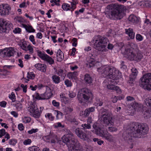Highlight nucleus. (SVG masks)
Listing matches in <instances>:
<instances>
[{"instance_id": "nucleus-15", "label": "nucleus", "mask_w": 151, "mask_h": 151, "mask_svg": "<svg viewBox=\"0 0 151 151\" xmlns=\"http://www.w3.org/2000/svg\"><path fill=\"white\" fill-rule=\"evenodd\" d=\"M111 113L103 117V123L106 125H112L114 124Z\"/></svg>"}, {"instance_id": "nucleus-30", "label": "nucleus", "mask_w": 151, "mask_h": 151, "mask_svg": "<svg viewBox=\"0 0 151 151\" xmlns=\"http://www.w3.org/2000/svg\"><path fill=\"white\" fill-rule=\"evenodd\" d=\"M129 21L134 23H137L138 22L137 18L133 15H131L129 16Z\"/></svg>"}, {"instance_id": "nucleus-5", "label": "nucleus", "mask_w": 151, "mask_h": 151, "mask_svg": "<svg viewBox=\"0 0 151 151\" xmlns=\"http://www.w3.org/2000/svg\"><path fill=\"white\" fill-rule=\"evenodd\" d=\"M124 53L126 57L130 60L139 61L143 57L139 52H137L132 48L126 49Z\"/></svg>"}, {"instance_id": "nucleus-54", "label": "nucleus", "mask_w": 151, "mask_h": 151, "mask_svg": "<svg viewBox=\"0 0 151 151\" xmlns=\"http://www.w3.org/2000/svg\"><path fill=\"white\" fill-rule=\"evenodd\" d=\"M136 38L137 40L141 41L142 40L143 38L140 34H137L136 35Z\"/></svg>"}, {"instance_id": "nucleus-6", "label": "nucleus", "mask_w": 151, "mask_h": 151, "mask_svg": "<svg viewBox=\"0 0 151 151\" xmlns=\"http://www.w3.org/2000/svg\"><path fill=\"white\" fill-rule=\"evenodd\" d=\"M108 40L106 38L98 36L94 44L93 47L99 51H103L107 45Z\"/></svg>"}, {"instance_id": "nucleus-53", "label": "nucleus", "mask_w": 151, "mask_h": 151, "mask_svg": "<svg viewBox=\"0 0 151 151\" xmlns=\"http://www.w3.org/2000/svg\"><path fill=\"white\" fill-rule=\"evenodd\" d=\"M65 83L67 87H70L72 86V83L71 81L68 79L65 81Z\"/></svg>"}, {"instance_id": "nucleus-27", "label": "nucleus", "mask_w": 151, "mask_h": 151, "mask_svg": "<svg viewBox=\"0 0 151 151\" xmlns=\"http://www.w3.org/2000/svg\"><path fill=\"white\" fill-rule=\"evenodd\" d=\"M33 96L38 100L46 99L44 93L40 94L39 93H36L33 95Z\"/></svg>"}, {"instance_id": "nucleus-49", "label": "nucleus", "mask_w": 151, "mask_h": 151, "mask_svg": "<svg viewBox=\"0 0 151 151\" xmlns=\"http://www.w3.org/2000/svg\"><path fill=\"white\" fill-rule=\"evenodd\" d=\"M15 21L17 22H21L23 21V18L20 17H17L14 19Z\"/></svg>"}, {"instance_id": "nucleus-52", "label": "nucleus", "mask_w": 151, "mask_h": 151, "mask_svg": "<svg viewBox=\"0 0 151 151\" xmlns=\"http://www.w3.org/2000/svg\"><path fill=\"white\" fill-rule=\"evenodd\" d=\"M6 134V132H5V129H2L0 130V138L5 135Z\"/></svg>"}, {"instance_id": "nucleus-62", "label": "nucleus", "mask_w": 151, "mask_h": 151, "mask_svg": "<svg viewBox=\"0 0 151 151\" xmlns=\"http://www.w3.org/2000/svg\"><path fill=\"white\" fill-rule=\"evenodd\" d=\"M42 85H35V86L33 87V88H32L31 89L32 90V91H35V90L38 87L39 89H40L42 87Z\"/></svg>"}, {"instance_id": "nucleus-31", "label": "nucleus", "mask_w": 151, "mask_h": 151, "mask_svg": "<svg viewBox=\"0 0 151 151\" xmlns=\"http://www.w3.org/2000/svg\"><path fill=\"white\" fill-rule=\"evenodd\" d=\"M78 75V72L75 71L74 72L68 73V74L67 76L70 79H75Z\"/></svg>"}, {"instance_id": "nucleus-10", "label": "nucleus", "mask_w": 151, "mask_h": 151, "mask_svg": "<svg viewBox=\"0 0 151 151\" xmlns=\"http://www.w3.org/2000/svg\"><path fill=\"white\" fill-rule=\"evenodd\" d=\"M113 68V67L105 65L98 68L97 70L99 73L102 74L104 77L109 78Z\"/></svg>"}, {"instance_id": "nucleus-39", "label": "nucleus", "mask_w": 151, "mask_h": 151, "mask_svg": "<svg viewBox=\"0 0 151 151\" xmlns=\"http://www.w3.org/2000/svg\"><path fill=\"white\" fill-rule=\"evenodd\" d=\"M56 135L55 134H50L49 135L44 136L43 137V139L44 140L46 141H48L50 140L52 137L55 138Z\"/></svg>"}, {"instance_id": "nucleus-60", "label": "nucleus", "mask_w": 151, "mask_h": 151, "mask_svg": "<svg viewBox=\"0 0 151 151\" xmlns=\"http://www.w3.org/2000/svg\"><path fill=\"white\" fill-rule=\"evenodd\" d=\"M29 39L32 42L33 44L35 45L36 44V43L34 37L33 35H30L29 36Z\"/></svg>"}, {"instance_id": "nucleus-13", "label": "nucleus", "mask_w": 151, "mask_h": 151, "mask_svg": "<svg viewBox=\"0 0 151 151\" xmlns=\"http://www.w3.org/2000/svg\"><path fill=\"white\" fill-rule=\"evenodd\" d=\"M38 55L42 60L46 61L50 65L54 63V60L46 54L42 53L40 51L37 52Z\"/></svg>"}, {"instance_id": "nucleus-29", "label": "nucleus", "mask_w": 151, "mask_h": 151, "mask_svg": "<svg viewBox=\"0 0 151 151\" xmlns=\"http://www.w3.org/2000/svg\"><path fill=\"white\" fill-rule=\"evenodd\" d=\"M138 5L142 7H150V4L149 1H141L138 2Z\"/></svg>"}, {"instance_id": "nucleus-44", "label": "nucleus", "mask_w": 151, "mask_h": 151, "mask_svg": "<svg viewBox=\"0 0 151 151\" xmlns=\"http://www.w3.org/2000/svg\"><path fill=\"white\" fill-rule=\"evenodd\" d=\"M39 149V148L36 146H32L29 147V150L30 151H37Z\"/></svg>"}, {"instance_id": "nucleus-47", "label": "nucleus", "mask_w": 151, "mask_h": 151, "mask_svg": "<svg viewBox=\"0 0 151 151\" xmlns=\"http://www.w3.org/2000/svg\"><path fill=\"white\" fill-rule=\"evenodd\" d=\"M31 120V118L30 117H25L23 119V121L24 123H26L30 122Z\"/></svg>"}, {"instance_id": "nucleus-12", "label": "nucleus", "mask_w": 151, "mask_h": 151, "mask_svg": "<svg viewBox=\"0 0 151 151\" xmlns=\"http://www.w3.org/2000/svg\"><path fill=\"white\" fill-rule=\"evenodd\" d=\"M11 7L8 4H3L0 5V14L2 16L9 15Z\"/></svg>"}, {"instance_id": "nucleus-7", "label": "nucleus", "mask_w": 151, "mask_h": 151, "mask_svg": "<svg viewBox=\"0 0 151 151\" xmlns=\"http://www.w3.org/2000/svg\"><path fill=\"white\" fill-rule=\"evenodd\" d=\"M141 84L145 89H151V73H147L144 74L140 79Z\"/></svg>"}, {"instance_id": "nucleus-46", "label": "nucleus", "mask_w": 151, "mask_h": 151, "mask_svg": "<svg viewBox=\"0 0 151 151\" xmlns=\"http://www.w3.org/2000/svg\"><path fill=\"white\" fill-rule=\"evenodd\" d=\"M81 126L84 129H90L91 128V126L90 124L88 123L87 124H82Z\"/></svg>"}, {"instance_id": "nucleus-38", "label": "nucleus", "mask_w": 151, "mask_h": 151, "mask_svg": "<svg viewBox=\"0 0 151 151\" xmlns=\"http://www.w3.org/2000/svg\"><path fill=\"white\" fill-rule=\"evenodd\" d=\"M132 74L130 76L136 78V76L137 75L138 72L137 69L135 68H133L131 70Z\"/></svg>"}, {"instance_id": "nucleus-14", "label": "nucleus", "mask_w": 151, "mask_h": 151, "mask_svg": "<svg viewBox=\"0 0 151 151\" xmlns=\"http://www.w3.org/2000/svg\"><path fill=\"white\" fill-rule=\"evenodd\" d=\"M9 26V24L4 19H0V32H7L10 29Z\"/></svg>"}, {"instance_id": "nucleus-21", "label": "nucleus", "mask_w": 151, "mask_h": 151, "mask_svg": "<svg viewBox=\"0 0 151 151\" xmlns=\"http://www.w3.org/2000/svg\"><path fill=\"white\" fill-rule=\"evenodd\" d=\"M111 82V84H109L107 86V88L109 89L112 90L114 91H115L117 93H121V91L119 88L118 86H115L114 85H113V84L116 85V84H114L113 83H112V82Z\"/></svg>"}, {"instance_id": "nucleus-19", "label": "nucleus", "mask_w": 151, "mask_h": 151, "mask_svg": "<svg viewBox=\"0 0 151 151\" xmlns=\"http://www.w3.org/2000/svg\"><path fill=\"white\" fill-rule=\"evenodd\" d=\"M93 127L94 129L92 130V132H94L96 134L99 136L102 135L101 133L104 130H101L100 128L98 127L97 123H95L93 124Z\"/></svg>"}, {"instance_id": "nucleus-36", "label": "nucleus", "mask_w": 151, "mask_h": 151, "mask_svg": "<svg viewBox=\"0 0 151 151\" xmlns=\"http://www.w3.org/2000/svg\"><path fill=\"white\" fill-rule=\"evenodd\" d=\"M151 116V109H148L144 112V117L146 119H148Z\"/></svg>"}, {"instance_id": "nucleus-11", "label": "nucleus", "mask_w": 151, "mask_h": 151, "mask_svg": "<svg viewBox=\"0 0 151 151\" xmlns=\"http://www.w3.org/2000/svg\"><path fill=\"white\" fill-rule=\"evenodd\" d=\"M15 52V51L13 48H6L0 50V56L3 57H9L13 56Z\"/></svg>"}, {"instance_id": "nucleus-2", "label": "nucleus", "mask_w": 151, "mask_h": 151, "mask_svg": "<svg viewBox=\"0 0 151 151\" xmlns=\"http://www.w3.org/2000/svg\"><path fill=\"white\" fill-rule=\"evenodd\" d=\"M67 133L62 138V141L68 147L69 151H83V147L75 139L73 134L69 130H67Z\"/></svg>"}, {"instance_id": "nucleus-9", "label": "nucleus", "mask_w": 151, "mask_h": 151, "mask_svg": "<svg viewBox=\"0 0 151 151\" xmlns=\"http://www.w3.org/2000/svg\"><path fill=\"white\" fill-rule=\"evenodd\" d=\"M112 70L111 73L109 77V78L110 79L109 81L114 84H117V80L122 77L121 73L114 67Z\"/></svg>"}, {"instance_id": "nucleus-40", "label": "nucleus", "mask_w": 151, "mask_h": 151, "mask_svg": "<svg viewBox=\"0 0 151 151\" xmlns=\"http://www.w3.org/2000/svg\"><path fill=\"white\" fill-rule=\"evenodd\" d=\"M62 7L63 9L64 10L68 11L70 10V5L67 4H63Z\"/></svg>"}, {"instance_id": "nucleus-41", "label": "nucleus", "mask_w": 151, "mask_h": 151, "mask_svg": "<svg viewBox=\"0 0 151 151\" xmlns=\"http://www.w3.org/2000/svg\"><path fill=\"white\" fill-rule=\"evenodd\" d=\"M45 116L50 121H52L54 120L55 117L53 116L52 114L50 113H48L45 115Z\"/></svg>"}, {"instance_id": "nucleus-16", "label": "nucleus", "mask_w": 151, "mask_h": 151, "mask_svg": "<svg viewBox=\"0 0 151 151\" xmlns=\"http://www.w3.org/2000/svg\"><path fill=\"white\" fill-rule=\"evenodd\" d=\"M87 63H86L87 66L88 68H91L93 67L95 63V56L91 54H89L87 58Z\"/></svg>"}, {"instance_id": "nucleus-18", "label": "nucleus", "mask_w": 151, "mask_h": 151, "mask_svg": "<svg viewBox=\"0 0 151 151\" xmlns=\"http://www.w3.org/2000/svg\"><path fill=\"white\" fill-rule=\"evenodd\" d=\"M101 135H100V136L104 137L109 142L112 141L114 139V138L113 136L109 134L106 131H104L101 133Z\"/></svg>"}, {"instance_id": "nucleus-32", "label": "nucleus", "mask_w": 151, "mask_h": 151, "mask_svg": "<svg viewBox=\"0 0 151 151\" xmlns=\"http://www.w3.org/2000/svg\"><path fill=\"white\" fill-rule=\"evenodd\" d=\"M99 113L101 114V116L103 117L108 115V114H110L111 113L108 111L107 110L101 108L99 111Z\"/></svg>"}, {"instance_id": "nucleus-28", "label": "nucleus", "mask_w": 151, "mask_h": 151, "mask_svg": "<svg viewBox=\"0 0 151 151\" xmlns=\"http://www.w3.org/2000/svg\"><path fill=\"white\" fill-rule=\"evenodd\" d=\"M84 81L86 84H91L92 83L93 80L89 74H86L84 76Z\"/></svg>"}, {"instance_id": "nucleus-48", "label": "nucleus", "mask_w": 151, "mask_h": 151, "mask_svg": "<svg viewBox=\"0 0 151 151\" xmlns=\"http://www.w3.org/2000/svg\"><path fill=\"white\" fill-rule=\"evenodd\" d=\"M27 31L28 32H35V30L31 26H28Z\"/></svg>"}, {"instance_id": "nucleus-24", "label": "nucleus", "mask_w": 151, "mask_h": 151, "mask_svg": "<svg viewBox=\"0 0 151 151\" xmlns=\"http://www.w3.org/2000/svg\"><path fill=\"white\" fill-rule=\"evenodd\" d=\"M64 57L63 53L59 49L57 52V59L58 61H61Z\"/></svg>"}, {"instance_id": "nucleus-51", "label": "nucleus", "mask_w": 151, "mask_h": 151, "mask_svg": "<svg viewBox=\"0 0 151 151\" xmlns=\"http://www.w3.org/2000/svg\"><path fill=\"white\" fill-rule=\"evenodd\" d=\"M9 98L12 100L13 102L15 101V96L13 92H12L11 94L9 95Z\"/></svg>"}, {"instance_id": "nucleus-33", "label": "nucleus", "mask_w": 151, "mask_h": 151, "mask_svg": "<svg viewBox=\"0 0 151 151\" xmlns=\"http://www.w3.org/2000/svg\"><path fill=\"white\" fill-rule=\"evenodd\" d=\"M131 106L134 109L137 110H139L142 106L141 104L135 102L131 104Z\"/></svg>"}, {"instance_id": "nucleus-35", "label": "nucleus", "mask_w": 151, "mask_h": 151, "mask_svg": "<svg viewBox=\"0 0 151 151\" xmlns=\"http://www.w3.org/2000/svg\"><path fill=\"white\" fill-rule=\"evenodd\" d=\"M12 105L15 107L16 109L18 111H20L22 109V105L20 102H16L15 104H13Z\"/></svg>"}, {"instance_id": "nucleus-25", "label": "nucleus", "mask_w": 151, "mask_h": 151, "mask_svg": "<svg viewBox=\"0 0 151 151\" xmlns=\"http://www.w3.org/2000/svg\"><path fill=\"white\" fill-rule=\"evenodd\" d=\"M126 33L128 35L129 37L131 39H133L134 38V33L133 32V29L129 28L125 29Z\"/></svg>"}, {"instance_id": "nucleus-50", "label": "nucleus", "mask_w": 151, "mask_h": 151, "mask_svg": "<svg viewBox=\"0 0 151 151\" xmlns=\"http://www.w3.org/2000/svg\"><path fill=\"white\" fill-rule=\"evenodd\" d=\"M17 140L14 139H11L9 140V143L10 145H14L17 143Z\"/></svg>"}, {"instance_id": "nucleus-3", "label": "nucleus", "mask_w": 151, "mask_h": 151, "mask_svg": "<svg viewBox=\"0 0 151 151\" xmlns=\"http://www.w3.org/2000/svg\"><path fill=\"white\" fill-rule=\"evenodd\" d=\"M108 15L109 18L113 20H119L124 17V6L118 4H112L109 5Z\"/></svg>"}, {"instance_id": "nucleus-57", "label": "nucleus", "mask_w": 151, "mask_h": 151, "mask_svg": "<svg viewBox=\"0 0 151 151\" xmlns=\"http://www.w3.org/2000/svg\"><path fill=\"white\" fill-rule=\"evenodd\" d=\"M68 96L71 98L75 97L76 96V94L73 91H70L68 94Z\"/></svg>"}, {"instance_id": "nucleus-56", "label": "nucleus", "mask_w": 151, "mask_h": 151, "mask_svg": "<svg viewBox=\"0 0 151 151\" xmlns=\"http://www.w3.org/2000/svg\"><path fill=\"white\" fill-rule=\"evenodd\" d=\"M38 130L37 129H32L28 131V133L30 134H32L33 133H35L38 131Z\"/></svg>"}, {"instance_id": "nucleus-61", "label": "nucleus", "mask_w": 151, "mask_h": 151, "mask_svg": "<svg viewBox=\"0 0 151 151\" xmlns=\"http://www.w3.org/2000/svg\"><path fill=\"white\" fill-rule=\"evenodd\" d=\"M21 31V29L18 27L15 28L13 30V32L15 33H19Z\"/></svg>"}, {"instance_id": "nucleus-23", "label": "nucleus", "mask_w": 151, "mask_h": 151, "mask_svg": "<svg viewBox=\"0 0 151 151\" xmlns=\"http://www.w3.org/2000/svg\"><path fill=\"white\" fill-rule=\"evenodd\" d=\"M95 107H92L87 108L84 111L83 115L84 117H86L88 116L91 113L95 111Z\"/></svg>"}, {"instance_id": "nucleus-34", "label": "nucleus", "mask_w": 151, "mask_h": 151, "mask_svg": "<svg viewBox=\"0 0 151 151\" xmlns=\"http://www.w3.org/2000/svg\"><path fill=\"white\" fill-rule=\"evenodd\" d=\"M56 72L58 75L60 76L63 77V78H64L66 76L64 71L63 69L59 68L56 70Z\"/></svg>"}, {"instance_id": "nucleus-26", "label": "nucleus", "mask_w": 151, "mask_h": 151, "mask_svg": "<svg viewBox=\"0 0 151 151\" xmlns=\"http://www.w3.org/2000/svg\"><path fill=\"white\" fill-rule=\"evenodd\" d=\"M46 91L44 93L46 99H48L50 98L52 95L51 89L48 87L46 88Z\"/></svg>"}, {"instance_id": "nucleus-4", "label": "nucleus", "mask_w": 151, "mask_h": 151, "mask_svg": "<svg viewBox=\"0 0 151 151\" xmlns=\"http://www.w3.org/2000/svg\"><path fill=\"white\" fill-rule=\"evenodd\" d=\"M93 95L91 91L86 88H83L81 89L78 92L77 98L79 102L83 104L86 101L93 98Z\"/></svg>"}, {"instance_id": "nucleus-8", "label": "nucleus", "mask_w": 151, "mask_h": 151, "mask_svg": "<svg viewBox=\"0 0 151 151\" xmlns=\"http://www.w3.org/2000/svg\"><path fill=\"white\" fill-rule=\"evenodd\" d=\"M28 109L31 115L35 118H39L40 117L42 111H39L37 104L33 102L31 104Z\"/></svg>"}, {"instance_id": "nucleus-43", "label": "nucleus", "mask_w": 151, "mask_h": 151, "mask_svg": "<svg viewBox=\"0 0 151 151\" xmlns=\"http://www.w3.org/2000/svg\"><path fill=\"white\" fill-rule=\"evenodd\" d=\"M35 75L33 72H28L27 74V77L28 78L31 79H34Z\"/></svg>"}, {"instance_id": "nucleus-22", "label": "nucleus", "mask_w": 151, "mask_h": 151, "mask_svg": "<svg viewBox=\"0 0 151 151\" xmlns=\"http://www.w3.org/2000/svg\"><path fill=\"white\" fill-rule=\"evenodd\" d=\"M20 46L21 48L24 50L27 51L29 50V53L32 54L33 52V49L32 47L30 45H29L28 46H26L23 43H22L20 44Z\"/></svg>"}, {"instance_id": "nucleus-58", "label": "nucleus", "mask_w": 151, "mask_h": 151, "mask_svg": "<svg viewBox=\"0 0 151 151\" xmlns=\"http://www.w3.org/2000/svg\"><path fill=\"white\" fill-rule=\"evenodd\" d=\"M70 122L73 124L78 125V122L75 118H73L70 119Z\"/></svg>"}, {"instance_id": "nucleus-42", "label": "nucleus", "mask_w": 151, "mask_h": 151, "mask_svg": "<svg viewBox=\"0 0 151 151\" xmlns=\"http://www.w3.org/2000/svg\"><path fill=\"white\" fill-rule=\"evenodd\" d=\"M146 105L147 106H149L151 109V97L147 98H146L145 101Z\"/></svg>"}, {"instance_id": "nucleus-55", "label": "nucleus", "mask_w": 151, "mask_h": 151, "mask_svg": "<svg viewBox=\"0 0 151 151\" xmlns=\"http://www.w3.org/2000/svg\"><path fill=\"white\" fill-rule=\"evenodd\" d=\"M108 130L110 132H116L117 130V129L114 127H111L108 128Z\"/></svg>"}, {"instance_id": "nucleus-45", "label": "nucleus", "mask_w": 151, "mask_h": 151, "mask_svg": "<svg viewBox=\"0 0 151 151\" xmlns=\"http://www.w3.org/2000/svg\"><path fill=\"white\" fill-rule=\"evenodd\" d=\"M42 66H40V69L39 70L45 72H46V65L44 64H41Z\"/></svg>"}, {"instance_id": "nucleus-17", "label": "nucleus", "mask_w": 151, "mask_h": 151, "mask_svg": "<svg viewBox=\"0 0 151 151\" xmlns=\"http://www.w3.org/2000/svg\"><path fill=\"white\" fill-rule=\"evenodd\" d=\"M75 132L77 136L82 139H86L88 138L87 135L81 129L76 128L75 130Z\"/></svg>"}, {"instance_id": "nucleus-20", "label": "nucleus", "mask_w": 151, "mask_h": 151, "mask_svg": "<svg viewBox=\"0 0 151 151\" xmlns=\"http://www.w3.org/2000/svg\"><path fill=\"white\" fill-rule=\"evenodd\" d=\"M13 66L12 65H4V69H0V78H3V76H5L6 75L7 71L5 69H10Z\"/></svg>"}, {"instance_id": "nucleus-63", "label": "nucleus", "mask_w": 151, "mask_h": 151, "mask_svg": "<svg viewBox=\"0 0 151 151\" xmlns=\"http://www.w3.org/2000/svg\"><path fill=\"white\" fill-rule=\"evenodd\" d=\"M65 109L67 113H70L72 112L73 110V108L69 107H65Z\"/></svg>"}, {"instance_id": "nucleus-59", "label": "nucleus", "mask_w": 151, "mask_h": 151, "mask_svg": "<svg viewBox=\"0 0 151 151\" xmlns=\"http://www.w3.org/2000/svg\"><path fill=\"white\" fill-rule=\"evenodd\" d=\"M31 140L30 139H27L25 140L23 142V143L24 145H27L30 144L31 142Z\"/></svg>"}, {"instance_id": "nucleus-37", "label": "nucleus", "mask_w": 151, "mask_h": 151, "mask_svg": "<svg viewBox=\"0 0 151 151\" xmlns=\"http://www.w3.org/2000/svg\"><path fill=\"white\" fill-rule=\"evenodd\" d=\"M53 81L56 84H58L60 82V78L56 75H53L52 77Z\"/></svg>"}, {"instance_id": "nucleus-64", "label": "nucleus", "mask_w": 151, "mask_h": 151, "mask_svg": "<svg viewBox=\"0 0 151 151\" xmlns=\"http://www.w3.org/2000/svg\"><path fill=\"white\" fill-rule=\"evenodd\" d=\"M135 78L132 77V76H130V80L128 81V83L130 84L133 83L134 82V79Z\"/></svg>"}, {"instance_id": "nucleus-1", "label": "nucleus", "mask_w": 151, "mask_h": 151, "mask_svg": "<svg viewBox=\"0 0 151 151\" xmlns=\"http://www.w3.org/2000/svg\"><path fill=\"white\" fill-rule=\"evenodd\" d=\"M148 130V128L146 124H141L137 122L131 123L127 128L126 139L131 140L132 137L140 138L141 134H146Z\"/></svg>"}]
</instances>
